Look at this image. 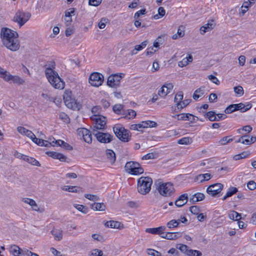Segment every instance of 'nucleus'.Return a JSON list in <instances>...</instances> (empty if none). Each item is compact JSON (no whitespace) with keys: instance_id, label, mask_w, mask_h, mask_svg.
Masks as SVG:
<instances>
[{"instance_id":"obj_19","label":"nucleus","mask_w":256,"mask_h":256,"mask_svg":"<svg viewBox=\"0 0 256 256\" xmlns=\"http://www.w3.org/2000/svg\"><path fill=\"white\" fill-rule=\"evenodd\" d=\"M105 226L112 228H118L121 230L124 228L123 224L115 220L108 221L105 224Z\"/></svg>"},{"instance_id":"obj_12","label":"nucleus","mask_w":256,"mask_h":256,"mask_svg":"<svg viewBox=\"0 0 256 256\" xmlns=\"http://www.w3.org/2000/svg\"><path fill=\"white\" fill-rule=\"evenodd\" d=\"M223 188L224 185L222 184L216 183L212 184L207 188L206 192L212 196H216L217 194H220Z\"/></svg>"},{"instance_id":"obj_37","label":"nucleus","mask_w":256,"mask_h":256,"mask_svg":"<svg viewBox=\"0 0 256 256\" xmlns=\"http://www.w3.org/2000/svg\"><path fill=\"white\" fill-rule=\"evenodd\" d=\"M142 122L144 128H154L157 126V124L154 121H142Z\"/></svg>"},{"instance_id":"obj_2","label":"nucleus","mask_w":256,"mask_h":256,"mask_svg":"<svg viewBox=\"0 0 256 256\" xmlns=\"http://www.w3.org/2000/svg\"><path fill=\"white\" fill-rule=\"evenodd\" d=\"M46 77L51 85L55 88L63 89L64 82L62 80L57 72L48 69L46 72Z\"/></svg>"},{"instance_id":"obj_48","label":"nucleus","mask_w":256,"mask_h":256,"mask_svg":"<svg viewBox=\"0 0 256 256\" xmlns=\"http://www.w3.org/2000/svg\"><path fill=\"white\" fill-rule=\"evenodd\" d=\"M234 92L238 96H242L244 94V92L242 86H238L234 88Z\"/></svg>"},{"instance_id":"obj_16","label":"nucleus","mask_w":256,"mask_h":256,"mask_svg":"<svg viewBox=\"0 0 256 256\" xmlns=\"http://www.w3.org/2000/svg\"><path fill=\"white\" fill-rule=\"evenodd\" d=\"M10 252L14 256H25L26 250H21L18 246L13 245L10 248Z\"/></svg>"},{"instance_id":"obj_41","label":"nucleus","mask_w":256,"mask_h":256,"mask_svg":"<svg viewBox=\"0 0 256 256\" xmlns=\"http://www.w3.org/2000/svg\"><path fill=\"white\" fill-rule=\"evenodd\" d=\"M166 11L163 7H160L158 9V14L154 16V18L155 20L158 19L164 16Z\"/></svg>"},{"instance_id":"obj_20","label":"nucleus","mask_w":256,"mask_h":256,"mask_svg":"<svg viewBox=\"0 0 256 256\" xmlns=\"http://www.w3.org/2000/svg\"><path fill=\"white\" fill-rule=\"evenodd\" d=\"M211 178L212 176L210 174L206 173L204 174H200L195 178L194 181L202 183L208 180Z\"/></svg>"},{"instance_id":"obj_56","label":"nucleus","mask_w":256,"mask_h":256,"mask_svg":"<svg viewBox=\"0 0 256 256\" xmlns=\"http://www.w3.org/2000/svg\"><path fill=\"white\" fill-rule=\"evenodd\" d=\"M84 197L88 200L93 201H97L99 199L98 197L97 196L88 194H85Z\"/></svg>"},{"instance_id":"obj_5","label":"nucleus","mask_w":256,"mask_h":256,"mask_svg":"<svg viewBox=\"0 0 256 256\" xmlns=\"http://www.w3.org/2000/svg\"><path fill=\"white\" fill-rule=\"evenodd\" d=\"M64 100L66 106L74 110H79L81 104L73 97L72 91L66 90L64 95Z\"/></svg>"},{"instance_id":"obj_51","label":"nucleus","mask_w":256,"mask_h":256,"mask_svg":"<svg viewBox=\"0 0 256 256\" xmlns=\"http://www.w3.org/2000/svg\"><path fill=\"white\" fill-rule=\"evenodd\" d=\"M148 254L152 256H162L160 252L153 249L148 248L147 250Z\"/></svg>"},{"instance_id":"obj_54","label":"nucleus","mask_w":256,"mask_h":256,"mask_svg":"<svg viewBox=\"0 0 256 256\" xmlns=\"http://www.w3.org/2000/svg\"><path fill=\"white\" fill-rule=\"evenodd\" d=\"M148 44V41L145 40L142 42L140 44L136 45L134 48L137 51L141 50H142L145 48Z\"/></svg>"},{"instance_id":"obj_57","label":"nucleus","mask_w":256,"mask_h":256,"mask_svg":"<svg viewBox=\"0 0 256 256\" xmlns=\"http://www.w3.org/2000/svg\"><path fill=\"white\" fill-rule=\"evenodd\" d=\"M84 141L88 144H90L92 142V136L90 132L88 130V133L85 135L84 138Z\"/></svg>"},{"instance_id":"obj_40","label":"nucleus","mask_w":256,"mask_h":256,"mask_svg":"<svg viewBox=\"0 0 256 256\" xmlns=\"http://www.w3.org/2000/svg\"><path fill=\"white\" fill-rule=\"evenodd\" d=\"M25 161L28 162L29 164H32V165H34V166H40V162L37 160H36L35 158H32V157H29V156H27V158H26V160Z\"/></svg>"},{"instance_id":"obj_64","label":"nucleus","mask_w":256,"mask_h":256,"mask_svg":"<svg viewBox=\"0 0 256 256\" xmlns=\"http://www.w3.org/2000/svg\"><path fill=\"white\" fill-rule=\"evenodd\" d=\"M50 251L55 256H66L64 254H62L60 252L54 248H50Z\"/></svg>"},{"instance_id":"obj_3","label":"nucleus","mask_w":256,"mask_h":256,"mask_svg":"<svg viewBox=\"0 0 256 256\" xmlns=\"http://www.w3.org/2000/svg\"><path fill=\"white\" fill-rule=\"evenodd\" d=\"M0 78L5 82L18 85L23 84L25 82L24 80L18 76H13L4 68L0 66Z\"/></svg>"},{"instance_id":"obj_49","label":"nucleus","mask_w":256,"mask_h":256,"mask_svg":"<svg viewBox=\"0 0 256 256\" xmlns=\"http://www.w3.org/2000/svg\"><path fill=\"white\" fill-rule=\"evenodd\" d=\"M55 66H56L55 62L53 61H51V62H48V64H46L45 65V66H46L45 74H46V70L48 69H50L52 71H54V69L55 68Z\"/></svg>"},{"instance_id":"obj_18","label":"nucleus","mask_w":256,"mask_h":256,"mask_svg":"<svg viewBox=\"0 0 256 256\" xmlns=\"http://www.w3.org/2000/svg\"><path fill=\"white\" fill-rule=\"evenodd\" d=\"M188 200V194H184L177 198L175 201V204L178 207H182L186 204Z\"/></svg>"},{"instance_id":"obj_25","label":"nucleus","mask_w":256,"mask_h":256,"mask_svg":"<svg viewBox=\"0 0 256 256\" xmlns=\"http://www.w3.org/2000/svg\"><path fill=\"white\" fill-rule=\"evenodd\" d=\"M63 190L72 192H84L82 188L76 186H66L63 188Z\"/></svg>"},{"instance_id":"obj_55","label":"nucleus","mask_w":256,"mask_h":256,"mask_svg":"<svg viewBox=\"0 0 256 256\" xmlns=\"http://www.w3.org/2000/svg\"><path fill=\"white\" fill-rule=\"evenodd\" d=\"M190 102V100H184L183 101L181 102V104L178 106H176L178 110H181L187 106Z\"/></svg>"},{"instance_id":"obj_32","label":"nucleus","mask_w":256,"mask_h":256,"mask_svg":"<svg viewBox=\"0 0 256 256\" xmlns=\"http://www.w3.org/2000/svg\"><path fill=\"white\" fill-rule=\"evenodd\" d=\"M238 192V188L235 187L230 186L226 194V196L223 198L222 200H224L227 198L232 196L233 194H236Z\"/></svg>"},{"instance_id":"obj_61","label":"nucleus","mask_w":256,"mask_h":256,"mask_svg":"<svg viewBox=\"0 0 256 256\" xmlns=\"http://www.w3.org/2000/svg\"><path fill=\"white\" fill-rule=\"evenodd\" d=\"M247 186L250 190H254L256 188V183L253 180H250L247 184Z\"/></svg>"},{"instance_id":"obj_52","label":"nucleus","mask_w":256,"mask_h":256,"mask_svg":"<svg viewBox=\"0 0 256 256\" xmlns=\"http://www.w3.org/2000/svg\"><path fill=\"white\" fill-rule=\"evenodd\" d=\"M236 110V108L234 104H230L228 106L225 110L226 114H230Z\"/></svg>"},{"instance_id":"obj_42","label":"nucleus","mask_w":256,"mask_h":256,"mask_svg":"<svg viewBox=\"0 0 256 256\" xmlns=\"http://www.w3.org/2000/svg\"><path fill=\"white\" fill-rule=\"evenodd\" d=\"M74 207L76 208L80 212L84 214H86L88 212V208L86 206L83 205L74 204Z\"/></svg>"},{"instance_id":"obj_53","label":"nucleus","mask_w":256,"mask_h":256,"mask_svg":"<svg viewBox=\"0 0 256 256\" xmlns=\"http://www.w3.org/2000/svg\"><path fill=\"white\" fill-rule=\"evenodd\" d=\"M212 161L210 160H204L200 164V166H206L207 168H210L212 166Z\"/></svg>"},{"instance_id":"obj_63","label":"nucleus","mask_w":256,"mask_h":256,"mask_svg":"<svg viewBox=\"0 0 256 256\" xmlns=\"http://www.w3.org/2000/svg\"><path fill=\"white\" fill-rule=\"evenodd\" d=\"M60 142V146L66 148L68 150H72V147L70 145L64 142V140H62V142Z\"/></svg>"},{"instance_id":"obj_24","label":"nucleus","mask_w":256,"mask_h":256,"mask_svg":"<svg viewBox=\"0 0 256 256\" xmlns=\"http://www.w3.org/2000/svg\"><path fill=\"white\" fill-rule=\"evenodd\" d=\"M214 25L212 23L208 22L200 28V33L204 34L206 32H209L214 28Z\"/></svg>"},{"instance_id":"obj_9","label":"nucleus","mask_w":256,"mask_h":256,"mask_svg":"<svg viewBox=\"0 0 256 256\" xmlns=\"http://www.w3.org/2000/svg\"><path fill=\"white\" fill-rule=\"evenodd\" d=\"M31 14L28 12L18 10L14 17V20L20 26H23L30 18Z\"/></svg>"},{"instance_id":"obj_33","label":"nucleus","mask_w":256,"mask_h":256,"mask_svg":"<svg viewBox=\"0 0 256 256\" xmlns=\"http://www.w3.org/2000/svg\"><path fill=\"white\" fill-rule=\"evenodd\" d=\"M228 217L230 220H238L241 219V214L234 210H232L228 214Z\"/></svg>"},{"instance_id":"obj_15","label":"nucleus","mask_w":256,"mask_h":256,"mask_svg":"<svg viewBox=\"0 0 256 256\" xmlns=\"http://www.w3.org/2000/svg\"><path fill=\"white\" fill-rule=\"evenodd\" d=\"M95 123L94 128L95 130H103L106 124V118L100 116H95Z\"/></svg>"},{"instance_id":"obj_59","label":"nucleus","mask_w":256,"mask_h":256,"mask_svg":"<svg viewBox=\"0 0 256 256\" xmlns=\"http://www.w3.org/2000/svg\"><path fill=\"white\" fill-rule=\"evenodd\" d=\"M14 156L16 158L23 160L24 161L26 160V158H27V156L24 155L17 151H16L14 152Z\"/></svg>"},{"instance_id":"obj_29","label":"nucleus","mask_w":256,"mask_h":256,"mask_svg":"<svg viewBox=\"0 0 256 256\" xmlns=\"http://www.w3.org/2000/svg\"><path fill=\"white\" fill-rule=\"evenodd\" d=\"M106 208L104 203L94 202L92 204V208L94 210L104 211Z\"/></svg>"},{"instance_id":"obj_31","label":"nucleus","mask_w":256,"mask_h":256,"mask_svg":"<svg viewBox=\"0 0 256 256\" xmlns=\"http://www.w3.org/2000/svg\"><path fill=\"white\" fill-rule=\"evenodd\" d=\"M204 88H200L196 90L193 94V98L195 100H198L200 97L204 95Z\"/></svg>"},{"instance_id":"obj_30","label":"nucleus","mask_w":256,"mask_h":256,"mask_svg":"<svg viewBox=\"0 0 256 256\" xmlns=\"http://www.w3.org/2000/svg\"><path fill=\"white\" fill-rule=\"evenodd\" d=\"M107 158L111 164H114L116 161V154L114 152L111 150H108L106 151Z\"/></svg>"},{"instance_id":"obj_39","label":"nucleus","mask_w":256,"mask_h":256,"mask_svg":"<svg viewBox=\"0 0 256 256\" xmlns=\"http://www.w3.org/2000/svg\"><path fill=\"white\" fill-rule=\"evenodd\" d=\"M179 225V222L178 220H172L168 222L166 226L169 228H175L178 226Z\"/></svg>"},{"instance_id":"obj_45","label":"nucleus","mask_w":256,"mask_h":256,"mask_svg":"<svg viewBox=\"0 0 256 256\" xmlns=\"http://www.w3.org/2000/svg\"><path fill=\"white\" fill-rule=\"evenodd\" d=\"M192 142V139L189 137H184L178 140V144H188Z\"/></svg>"},{"instance_id":"obj_28","label":"nucleus","mask_w":256,"mask_h":256,"mask_svg":"<svg viewBox=\"0 0 256 256\" xmlns=\"http://www.w3.org/2000/svg\"><path fill=\"white\" fill-rule=\"evenodd\" d=\"M56 240H60L62 238V231L60 229H54L51 231Z\"/></svg>"},{"instance_id":"obj_4","label":"nucleus","mask_w":256,"mask_h":256,"mask_svg":"<svg viewBox=\"0 0 256 256\" xmlns=\"http://www.w3.org/2000/svg\"><path fill=\"white\" fill-rule=\"evenodd\" d=\"M152 179L148 176H142L138 180V190L142 194H148L151 190Z\"/></svg>"},{"instance_id":"obj_26","label":"nucleus","mask_w":256,"mask_h":256,"mask_svg":"<svg viewBox=\"0 0 256 256\" xmlns=\"http://www.w3.org/2000/svg\"><path fill=\"white\" fill-rule=\"evenodd\" d=\"M181 236L180 232H168L165 234V238L170 240H174Z\"/></svg>"},{"instance_id":"obj_21","label":"nucleus","mask_w":256,"mask_h":256,"mask_svg":"<svg viewBox=\"0 0 256 256\" xmlns=\"http://www.w3.org/2000/svg\"><path fill=\"white\" fill-rule=\"evenodd\" d=\"M204 195L201 192H197L192 196V197L190 199L189 202L192 204H194L198 202L202 201L204 198Z\"/></svg>"},{"instance_id":"obj_62","label":"nucleus","mask_w":256,"mask_h":256,"mask_svg":"<svg viewBox=\"0 0 256 256\" xmlns=\"http://www.w3.org/2000/svg\"><path fill=\"white\" fill-rule=\"evenodd\" d=\"M155 155L156 154L152 152L147 154L142 157V160H147L154 159L155 158Z\"/></svg>"},{"instance_id":"obj_7","label":"nucleus","mask_w":256,"mask_h":256,"mask_svg":"<svg viewBox=\"0 0 256 256\" xmlns=\"http://www.w3.org/2000/svg\"><path fill=\"white\" fill-rule=\"evenodd\" d=\"M116 136L122 141L128 142L130 140V135L129 131L125 129L122 125L116 124L113 128Z\"/></svg>"},{"instance_id":"obj_58","label":"nucleus","mask_w":256,"mask_h":256,"mask_svg":"<svg viewBox=\"0 0 256 256\" xmlns=\"http://www.w3.org/2000/svg\"><path fill=\"white\" fill-rule=\"evenodd\" d=\"M190 212L194 214H198L199 213V208L196 206H193L190 208Z\"/></svg>"},{"instance_id":"obj_23","label":"nucleus","mask_w":256,"mask_h":256,"mask_svg":"<svg viewBox=\"0 0 256 256\" xmlns=\"http://www.w3.org/2000/svg\"><path fill=\"white\" fill-rule=\"evenodd\" d=\"M234 104L236 108V110H240L242 112H246V110H250L252 106V105L250 104H248L246 105L242 103H240L238 104Z\"/></svg>"},{"instance_id":"obj_35","label":"nucleus","mask_w":256,"mask_h":256,"mask_svg":"<svg viewBox=\"0 0 256 256\" xmlns=\"http://www.w3.org/2000/svg\"><path fill=\"white\" fill-rule=\"evenodd\" d=\"M252 4H253V2H244L241 7L242 10L240 12V14H242V16H244L245 14V13L248 10V8Z\"/></svg>"},{"instance_id":"obj_47","label":"nucleus","mask_w":256,"mask_h":256,"mask_svg":"<svg viewBox=\"0 0 256 256\" xmlns=\"http://www.w3.org/2000/svg\"><path fill=\"white\" fill-rule=\"evenodd\" d=\"M233 140L232 138H230L229 136H226L222 138L219 141V143L221 145H225Z\"/></svg>"},{"instance_id":"obj_8","label":"nucleus","mask_w":256,"mask_h":256,"mask_svg":"<svg viewBox=\"0 0 256 256\" xmlns=\"http://www.w3.org/2000/svg\"><path fill=\"white\" fill-rule=\"evenodd\" d=\"M125 169L127 172L134 175L142 174L144 172L140 164L134 162H127L125 165Z\"/></svg>"},{"instance_id":"obj_60","label":"nucleus","mask_w":256,"mask_h":256,"mask_svg":"<svg viewBox=\"0 0 256 256\" xmlns=\"http://www.w3.org/2000/svg\"><path fill=\"white\" fill-rule=\"evenodd\" d=\"M146 14V9H142L140 10L137 12H136L134 15V18L136 20H137L140 15L144 14Z\"/></svg>"},{"instance_id":"obj_34","label":"nucleus","mask_w":256,"mask_h":256,"mask_svg":"<svg viewBox=\"0 0 256 256\" xmlns=\"http://www.w3.org/2000/svg\"><path fill=\"white\" fill-rule=\"evenodd\" d=\"M183 98V93L182 92H178L175 96L174 102H176V106H178L181 104Z\"/></svg>"},{"instance_id":"obj_36","label":"nucleus","mask_w":256,"mask_h":256,"mask_svg":"<svg viewBox=\"0 0 256 256\" xmlns=\"http://www.w3.org/2000/svg\"><path fill=\"white\" fill-rule=\"evenodd\" d=\"M123 114H125V118L130 119L135 118L136 115V112L133 110H128L125 111Z\"/></svg>"},{"instance_id":"obj_13","label":"nucleus","mask_w":256,"mask_h":256,"mask_svg":"<svg viewBox=\"0 0 256 256\" xmlns=\"http://www.w3.org/2000/svg\"><path fill=\"white\" fill-rule=\"evenodd\" d=\"M122 78V76L118 74L110 76L107 80V84L112 88L116 87L119 86Z\"/></svg>"},{"instance_id":"obj_14","label":"nucleus","mask_w":256,"mask_h":256,"mask_svg":"<svg viewBox=\"0 0 256 256\" xmlns=\"http://www.w3.org/2000/svg\"><path fill=\"white\" fill-rule=\"evenodd\" d=\"M174 86L172 83H166L158 91V94L161 98H164L172 90Z\"/></svg>"},{"instance_id":"obj_44","label":"nucleus","mask_w":256,"mask_h":256,"mask_svg":"<svg viewBox=\"0 0 256 256\" xmlns=\"http://www.w3.org/2000/svg\"><path fill=\"white\" fill-rule=\"evenodd\" d=\"M176 248L180 250L182 252L186 254L188 248L186 245L184 244H178L176 246Z\"/></svg>"},{"instance_id":"obj_38","label":"nucleus","mask_w":256,"mask_h":256,"mask_svg":"<svg viewBox=\"0 0 256 256\" xmlns=\"http://www.w3.org/2000/svg\"><path fill=\"white\" fill-rule=\"evenodd\" d=\"M77 134L80 138H82L85 136V135L88 133V130L86 128H78L77 130Z\"/></svg>"},{"instance_id":"obj_17","label":"nucleus","mask_w":256,"mask_h":256,"mask_svg":"<svg viewBox=\"0 0 256 256\" xmlns=\"http://www.w3.org/2000/svg\"><path fill=\"white\" fill-rule=\"evenodd\" d=\"M178 120H190L193 122L195 121V116L190 114H180L174 116Z\"/></svg>"},{"instance_id":"obj_50","label":"nucleus","mask_w":256,"mask_h":256,"mask_svg":"<svg viewBox=\"0 0 256 256\" xmlns=\"http://www.w3.org/2000/svg\"><path fill=\"white\" fill-rule=\"evenodd\" d=\"M124 106L121 104H115L113 106V110L114 112L117 114H118L120 112L123 110Z\"/></svg>"},{"instance_id":"obj_43","label":"nucleus","mask_w":256,"mask_h":256,"mask_svg":"<svg viewBox=\"0 0 256 256\" xmlns=\"http://www.w3.org/2000/svg\"><path fill=\"white\" fill-rule=\"evenodd\" d=\"M206 116L212 122L216 120V114L213 111H210L206 113Z\"/></svg>"},{"instance_id":"obj_11","label":"nucleus","mask_w":256,"mask_h":256,"mask_svg":"<svg viewBox=\"0 0 256 256\" xmlns=\"http://www.w3.org/2000/svg\"><path fill=\"white\" fill-rule=\"evenodd\" d=\"M92 134L96 137L97 140L102 143H108L112 140L113 136L108 133L100 132L94 129Z\"/></svg>"},{"instance_id":"obj_10","label":"nucleus","mask_w":256,"mask_h":256,"mask_svg":"<svg viewBox=\"0 0 256 256\" xmlns=\"http://www.w3.org/2000/svg\"><path fill=\"white\" fill-rule=\"evenodd\" d=\"M104 80V76L97 72L92 73L89 76L88 81L91 86L98 87L102 85Z\"/></svg>"},{"instance_id":"obj_46","label":"nucleus","mask_w":256,"mask_h":256,"mask_svg":"<svg viewBox=\"0 0 256 256\" xmlns=\"http://www.w3.org/2000/svg\"><path fill=\"white\" fill-rule=\"evenodd\" d=\"M103 252L102 250L94 249L90 251L89 256H102Z\"/></svg>"},{"instance_id":"obj_1","label":"nucleus","mask_w":256,"mask_h":256,"mask_svg":"<svg viewBox=\"0 0 256 256\" xmlns=\"http://www.w3.org/2000/svg\"><path fill=\"white\" fill-rule=\"evenodd\" d=\"M0 36L3 44L12 52L17 51L20 48L18 34L10 28H3L1 30Z\"/></svg>"},{"instance_id":"obj_22","label":"nucleus","mask_w":256,"mask_h":256,"mask_svg":"<svg viewBox=\"0 0 256 256\" xmlns=\"http://www.w3.org/2000/svg\"><path fill=\"white\" fill-rule=\"evenodd\" d=\"M166 229V227L165 226H161L158 228H148L146 229V232L156 234H160L162 233V231H164Z\"/></svg>"},{"instance_id":"obj_6","label":"nucleus","mask_w":256,"mask_h":256,"mask_svg":"<svg viewBox=\"0 0 256 256\" xmlns=\"http://www.w3.org/2000/svg\"><path fill=\"white\" fill-rule=\"evenodd\" d=\"M158 190L162 196H170L175 192L173 184L170 182L160 183Z\"/></svg>"},{"instance_id":"obj_27","label":"nucleus","mask_w":256,"mask_h":256,"mask_svg":"<svg viewBox=\"0 0 256 256\" xmlns=\"http://www.w3.org/2000/svg\"><path fill=\"white\" fill-rule=\"evenodd\" d=\"M22 202H24V203L28 204L31 206L33 210H34L38 211L39 209L36 202L32 199L28 198H24L22 199Z\"/></svg>"}]
</instances>
